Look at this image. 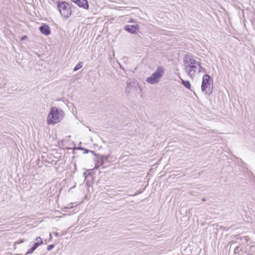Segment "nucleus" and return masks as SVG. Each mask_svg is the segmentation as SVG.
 I'll return each instance as SVG.
<instances>
[{"mask_svg":"<svg viewBox=\"0 0 255 255\" xmlns=\"http://www.w3.org/2000/svg\"><path fill=\"white\" fill-rule=\"evenodd\" d=\"M183 63L185 73L191 79H193L200 73L206 72V69L201 66V62L196 60L193 56H185Z\"/></svg>","mask_w":255,"mask_h":255,"instance_id":"obj_1","label":"nucleus"},{"mask_svg":"<svg viewBox=\"0 0 255 255\" xmlns=\"http://www.w3.org/2000/svg\"><path fill=\"white\" fill-rule=\"evenodd\" d=\"M64 116V112L56 107H52L48 115L47 123L48 125H54L60 123Z\"/></svg>","mask_w":255,"mask_h":255,"instance_id":"obj_2","label":"nucleus"},{"mask_svg":"<svg viewBox=\"0 0 255 255\" xmlns=\"http://www.w3.org/2000/svg\"><path fill=\"white\" fill-rule=\"evenodd\" d=\"M164 73V68L162 66H159L150 77L147 78L146 81L150 84H156L159 81L160 79L163 76Z\"/></svg>","mask_w":255,"mask_h":255,"instance_id":"obj_3","label":"nucleus"},{"mask_svg":"<svg viewBox=\"0 0 255 255\" xmlns=\"http://www.w3.org/2000/svg\"><path fill=\"white\" fill-rule=\"evenodd\" d=\"M212 80L211 77L208 75L205 74L202 78L201 84V91L204 94H207L208 93H211L212 89Z\"/></svg>","mask_w":255,"mask_h":255,"instance_id":"obj_4","label":"nucleus"},{"mask_svg":"<svg viewBox=\"0 0 255 255\" xmlns=\"http://www.w3.org/2000/svg\"><path fill=\"white\" fill-rule=\"evenodd\" d=\"M57 7L61 14L64 17L68 18L71 15L72 10L68 3L60 1L57 3Z\"/></svg>","mask_w":255,"mask_h":255,"instance_id":"obj_5","label":"nucleus"},{"mask_svg":"<svg viewBox=\"0 0 255 255\" xmlns=\"http://www.w3.org/2000/svg\"><path fill=\"white\" fill-rule=\"evenodd\" d=\"M91 152L93 153L94 155L96 156V159H95L96 161V164H95V169H98L99 168L100 166L102 165L104 163V155H101L100 154H97L94 151H91Z\"/></svg>","mask_w":255,"mask_h":255,"instance_id":"obj_6","label":"nucleus"},{"mask_svg":"<svg viewBox=\"0 0 255 255\" xmlns=\"http://www.w3.org/2000/svg\"><path fill=\"white\" fill-rule=\"evenodd\" d=\"M124 28L125 30L132 34L135 33L138 30L137 25H127Z\"/></svg>","mask_w":255,"mask_h":255,"instance_id":"obj_7","label":"nucleus"},{"mask_svg":"<svg viewBox=\"0 0 255 255\" xmlns=\"http://www.w3.org/2000/svg\"><path fill=\"white\" fill-rule=\"evenodd\" d=\"M79 6L82 7L85 9L89 8V4L87 0H72Z\"/></svg>","mask_w":255,"mask_h":255,"instance_id":"obj_8","label":"nucleus"},{"mask_svg":"<svg viewBox=\"0 0 255 255\" xmlns=\"http://www.w3.org/2000/svg\"><path fill=\"white\" fill-rule=\"evenodd\" d=\"M40 32L46 35H48L50 34V30L49 26L46 24L42 25L39 27Z\"/></svg>","mask_w":255,"mask_h":255,"instance_id":"obj_9","label":"nucleus"},{"mask_svg":"<svg viewBox=\"0 0 255 255\" xmlns=\"http://www.w3.org/2000/svg\"><path fill=\"white\" fill-rule=\"evenodd\" d=\"M182 81V84L183 85V86L186 87V88L190 89L191 88V85L188 81H185L182 79H181Z\"/></svg>","mask_w":255,"mask_h":255,"instance_id":"obj_10","label":"nucleus"},{"mask_svg":"<svg viewBox=\"0 0 255 255\" xmlns=\"http://www.w3.org/2000/svg\"><path fill=\"white\" fill-rule=\"evenodd\" d=\"M82 66H83V63L82 62H80V63H78L76 65L75 68H74V71H77L78 70H79L80 68H81L82 67Z\"/></svg>","mask_w":255,"mask_h":255,"instance_id":"obj_11","label":"nucleus"},{"mask_svg":"<svg viewBox=\"0 0 255 255\" xmlns=\"http://www.w3.org/2000/svg\"><path fill=\"white\" fill-rule=\"evenodd\" d=\"M35 242H36V243H38L39 245H41L43 244V241H42V239L38 237H37L35 239Z\"/></svg>","mask_w":255,"mask_h":255,"instance_id":"obj_12","label":"nucleus"},{"mask_svg":"<svg viewBox=\"0 0 255 255\" xmlns=\"http://www.w3.org/2000/svg\"><path fill=\"white\" fill-rule=\"evenodd\" d=\"M36 249L33 247H32L30 249H29L27 252L26 253L25 255L31 254Z\"/></svg>","mask_w":255,"mask_h":255,"instance_id":"obj_13","label":"nucleus"},{"mask_svg":"<svg viewBox=\"0 0 255 255\" xmlns=\"http://www.w3.org/2000/svg\"><path fill=\"white\" fill-rule=\"evenodd\" d=\"M243 238H244L245 239L246 242H248L250 239V238L248 236H246V237H244V238L238 237L237 238V239H240L241 240Z\"/></svg>","mask_w":255,"mask_h":255,"instance_id":"obj_14","label":"nucleus"},{"mask_svg":"<svg viewBox=\"0 0 255 255\" xmlns=\"http://www.w3.org/2000/svg\"><path fill=\"white\" fill-rule=\"evenodd\" d=\"M54 247V245H50L48 246L47 247V250L48 251H50L51 250V249H52Z\"/></svg>","mask_w":255,"mask_h":255,"instance_id":"obj_15","label":"nucleus"},{"mask_svg":"<svg viewBox=\"0 0 255 255\" xmlns=\"http://www.w3.org/2000/svg\"><path fill=\"white\" fill-rule=\"evenodd\" d=\"M39 246H40V245L35 242L33 247L35 248V249H36Z\"/></svg>","mask_w":255,"mask_h":255,"instance_id":"obj_16","label":"nucleus"},{"mask_svg":"<svg viewBox=\"0 0 255 255\" xmlns=\"http://www.w3.org/2000/svg\"><path fill=\"white\" fill-rule=\"evenodd\" d=\"M109 155H105V157H104V160H108V159H109Z\"/></svg>","mask_w":255,"mask_h":255,"instance_id":"obj_17","label":"nucleus"},{"mask_svg":"<svg viewBox=\"0 0 255 255\" xmlns=\"http://www.w3.org/2000/svg\"><path fill=\"white\" fill-rule=\"evenodd\" d=\"M238 250H239V247H238V246H237V247H236L235 248V250H234V252H235V253H237L238 252Z\"/></svg>","mask_w":255,"mask_h":255,"instance_id":"obj_18","label":"nucleus"},{"mask_svg":"<svg viewBox=\"0 0 255 255\" xmlns=\"http://www.w3.org/2000/svg\"><path fill=\"white\" fill-rule=\"evenodd\" d=\"M84 150H85V151L84 152V153H87L89 152H91L92 151H90L88 149H84Z\"/></svg>","mask_w":255,"mask_h":255,"instance_id":"obj_19","label":"nucleus"},{"mask_svg":"<svg viewBox=\"0 0 255 255\" xmlns=\"http://www.w3.org/2000/svg\"><path fill=\"white\" fill-rule=\"evenodd\" d=\"M54 234L56 237H58L59 236V234L57 232L55 233Z\"/></svg>","mask_w":255,"mask_h":255,"instance_id":"obj_20","label":"nucleus"},{"mask_svg":"<svg viewBox=\"0 0 255 255\" xmlns=\"http://www.w3.org/2000/svg\"><path fill=\"white\" fill-rule=\"evenodd\" d=\"M25 38H26V36H24L23 37H22V39H24Z\"/></svg>","mask_w":255,"mask_h":255,"instance_id":"obj_21","label":"nucleus"},{"mask_svg":"<svg viewBox=\"0 0 255 255\" xmlns=\"http://www.w3.org/2000/svg\"><path fill=\"white\" fill-rule=\"evenodd\" d=\"M205 200H206V199L204 198H202V201H205Z\"/></svg>","mask_w":255,"mask_h":255,"instance_id":"obj_22","label":"nucleus"},{"mask_svg":"<svg viewBox=\"0 0 255 255\" xmlns=\"http://www.w3.org/2000/svg\"><path fill=\"white\" fill-rule=\"evenodd\" d=\"M80 149H82V150H83V149H84V148H82V147H80Z\"/></svg>","mask_w":255,"mask_h":255,"instance_id":"obj_23","label":"nucleus"}]
</instances>
